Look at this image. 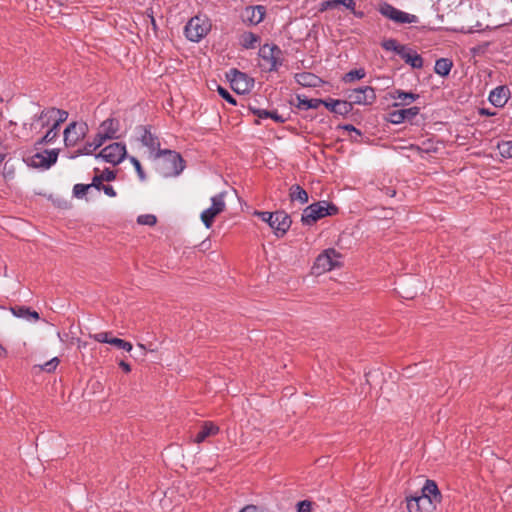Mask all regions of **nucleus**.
<instances>
[{
  "instance_id": "35",
  "label": "nucleus",
  "mask_w": 512,
  "mask_h": 512,
  "mask_svg": "<svg viewBox=\"0 0 512 512\" xmlns=\"http://www.w3.org/2000/svg\"><path fill=\"white\" fill-rule=\"evenodd\" d=\"M497 148L501 157L506 159L512 158V141H502L498 143Z\"/></svg>"
},
{
  "instance_id": "45",
  "label": "nucleus",
  "mask_w": 512,
  "mask_h": 512,
  "mask_svg": "<svg viewBox=\"0 0 512 512\" xmlns=\"http://www.w3.org/2000/svg\"><path fill=\"white\" fill-rule=\"evenodd\" d=\"M312 502L309 500H303L297 504V512H311Z\"/></svg>"
},
{
  "instance_id": "1",
  "label": "nucleus",
  "mask_w": 512,
  "mask_h": 512,
  "mask_svg": "<svg viewBox=\"0 0 512 512\" xmlns=\"http://www.w3.org/2000/svg\"><path fill=\"white\" fill-rule=\"evenodd\" d=\"M441 498L436 482L426 480L420 495L406 497V507L408 512H434Z\"/></svg>"
},
{
  "instance_id": "5",
  "label": "nucleus",
  "mask_w": 512,
  "mask_h": 512,
  "mask_svg": "<svg viewBox=\"0 0 512 512\" xmlns=\"http://www.w3.org/2000/svg\"><path fill=\"white\" fill-rule=\"evenodd\" d=\"M259 55L263 60L262 66L270 72L278 71L283 64V53L277 45H263L260 48Z\"/></svg>"
},
{
  "instance_id": "48",
  "label": "nucleus",
  "mask_w": 512,
  "mask_h": 512,
  "mask_svg": "<svg viewBox=\"0 0 512 512\" xmlns=\"http://www.w3.org/2000/svg\"><path fill=\"white\" fill-rule=\"evenodd\" d=\"M91 188H95L97 190H101L103 185V179L101 175H95L92 179V183L88 184Z\"/></svg>"
},
{
  "instance_id": "2",
  "label": "nucleus",
  "mask_w": 512,
  "mask_h": 512,
  "mask_svg": "<svg viewBox=\"0 0 512 512\" xmlns=\"http://www.w3.org/2000/svg\"><path fill=\"white\" fill-rule=\"evenodd\" d=\"M157 171L165 178L178 176L185 168L184 160L176 151L159 150Z\"/></svg>"
},
{
  "instance_id": "38",
  "label": "nucleus",
  "mask_w": 512,
  "mask_h": 512,
  "mask_svg": "<svg viewBox=\"0 0 512 512\" xmlns=\"http://www.w3.org/2000/svg\"><path fill=\"white\" fill-rule=\"evenodd\" d=\"M137 222L141 225L153 226L156 224L157 218L153 214H144L138 217Z\"/></svg>"
},
{
  "instance_id": "62",
  "label": "nucleus",
  "mask_w": 512,
  "mask_h": 512,
  "mask_svg": "<svg viewBox=\"0 0 512 512\" xmlns=\"http://www.w3.org/2000/svg\"><path fill=\"white\" fill-rule=\"evenodd\" d=\"M5 154L0 152V164L3 162Z\"/></svg>"
},
{
  "instance_id": "23",
  "label": "nucleus",
  "mask_w": 512,
  "mask_h": 512,
  "mask_svg": "<svg viewBox=\"0 0 512 512\" xmlns=\"http://www.w3.org/2000/svg\"><path fill=\"white\" fill-rule=\"evenodd\" d=\"M68 112L55 107L45 108L42 110V117L47 118L50 123L60 128V125L64 123L68 118Z\"/></svg>"
},
{
  "instance_id": "33",
  "label": "nucleus",
  "mask_w": 512,
  "mask_h": 512,
  "mask_svg": "<svg viewBox=\"0 0 512 512\" xmlns=\"http://www.w3.org/2000/svg\"><path fill=\"white\" fill-rule=\"evenodd\" d=\"M259 41L260 37L253 32H245L241 35V45L246 49L255 48Z\"/></svg>"
},
{
  "instance_id": "37",
  "label": "nucleus",
  "mask_w": 512,
  "mask_h": 512,
  "mask_svg": "<svg viewBox=\"0 0 512 512\" xmlns=\"http://www.w3.org/2000/svg\"><path fill=\"white\" fill-rule=\"evenodd\" d=\"M89 190L90 186L88 184H75L73 187V195L76 198H83Z\"/></svg>"
},
{
  "instance_id": "55",
  "label": "nucleus",
  "mask_w": 512,
  "mask_h": 512,
  "mask_svg": "<svg viewBox=\"0 0 512 512\" xmlns=\"http://www.w3.org/2000/svg\"><path fill=\"white\" fill-rule=\"evenodd\" d=\"M480 115H486V116H494L495 112L489 111V109L481 108L479 111Z\"/></svg>"
},
{
  "instance_id": "6",
  "label": "nucleus",
  "mask_w": 512,
  "mask_h": 512,
  "mask_svg": "<svg viewBox=\"0 0 512 512\" xmlns=\"http://www.w3.org/2000/svg\"><path fill=\"white\" fill-rule=\"evenodd\" d=\"M211 29V24L207 19L199 16L192 17L185 26L184 32L188 40L199 42Z\"/></svg>"
},
{
  "instance_id": "51",
  "label": "nucleus",
  "mask_w": 512,
  "mask_h": 512,
  "mask_svg": "<svg viewBox=\"0 0 512 512\" xmlns=\"http://www.w3.org/2000/svg\"><path fill=\"white\" fill-rule=\"evenodd\" d=\"M269 118L273 119L277 123H284L286 118L278 114L276 111H270Z\"/></svg>"
},
{
  "instance_id": "21",
  "label": "nucleus",
  "mask_w": 512,
  "mask_h": 512,
  "mask_svg": "<svg viewBox=\"0 0 512 512\" xmlns=\"http://www.w3.org/2000/svg\"><path fill=\"white\" fill-rule=\"evenodd\" d=\"M398 55L412 68L420 69L423 67L422 57L416 51L408 48L407 46L400 48Z\"/></svg>"
},
{
  "instance_id": "39",
  "label": "nucleus",
  "mask_w": 512,
  "mask_h": 512,
  "mask_svg": "<svg viewBox=\"0 0 512 512\" xmlns=\"http://www.w3.org/2000/svg\"><path fill=\"white\" fill-rule=\"evenodd\" d=\"M59 363H60V360L58 359V357H54V358L50 359L49 361H47L46 363H44L43 365H41L40 368L43 371L51 373L57 368Z\"/></svg>"
},
{
  "instance_id": "4",
  "label": "nucleus",
  "mask_w": 512,
  "mask_h": 512,
  "mask_svg": "<svg viewBox=\"0 0 512 512\" xmlns=\"http://www.w3.org/2000/svg\"><path fill=\"white\" fill-rule=\"evenodd\" d=\"M341 254L334 248L324 250L314 262L315 273L322 274L342 265Z\"/></svg>"
},
{
  "instance_id": "29",
  "label": "nucleus",
  "mask_w": 512,
  "mask_h": 512,
  "mask_svg": "<svg viewBox=\"0 0 512 512\" xmlns=\"http://www.w3.org/2000/svg\"><path fill=\"white\" fill-rule=\"evenodd\" d=\"M59 134V127L54 124H51L50 128L46 131V133L35 142V146L40 148L45 144H50L55 141Z\"/></svg>"
},
{
  "instance_id": "17",
  "label": "nucleus",
  "mask_w": 512,
  "mask_h": 512,
  "mask_svg": "<svg viewBox=\"0 0 512 512\" xmlns=\"http://www.w3.org/2000/svg\"><path fill=\"white\" fill-rule=\"evenodd\" d=\"M118 131L119 121L114 118H109L101 123L97 135L105 142L107 139L117 138Z\"/></svg>"
},
{
  "instance_id": "13",
  "label": "nucleus",
  "mask_w": 512,
  "mask_h": 512,
  "mask_svg": "<svg viewBox=\"0 0 512 512\" xmlns=\"http://www.w3.org/2000/svg\"><path fill=\"white\" fill-rule=\"evenodd\" d=\"M48 126H50V121L47 118L42 117L41 111L39 114L32 117L31 122H25L23 124L22 138L30 140Z\"/></svg>"
},
{
  "instance_id": "34",
  "label": "nucleus",
  "mask_w": 512,
  "mask_h": 512,
  "mask_svg": "<svg viewBox=\"0 0 512 512\" xmlns=\"http://www.w3.org/2000/svg\"><path fill=\"white\" fill-rule=\"evenodd\" d=\"M366 75V72L363 68L350 70L343 76V81L346 83L353 82L355 80L363 79Z\"/></svg>"
},
{
  "instance_id": "58",
  "label": "nucleus",
  "mask_w": 512,
  "mask_h": 512,
  "mask_svg": "<svg viewBox=\"0 0 512 512\" xmlns=\"http://www.w3.org/2000/svg\"><path fill=\"white\" fill-rule=\"evenodd\" d=\"M355 17L357 18H363L364 17V12L362 11H356V8H354V10L351 11Z\"/></svg>"
},
{
  "instance_id": "19",
  "label": "nucleus",
  "mask_w": 512,
  "mask_h": 512,
  "mask_svg": "<svg viewBox=\"0 0 512 512\" xmlns=\"http://www.w3.org/2000/svg\"><path fill=\"white\" fill-rule=\"evenodd\" d=\"M510 97V90L507 86H498L494 88L488 97L489 102L498 108H502Z\"/></svg>"
},
{
  "instance_id": "31",
  "label": "nucleus",
  "mask_w": 512,
  "mask_h": 512,
  "mask_svg": "<svg viewBox=\"0 0 512 512\" xmlns=\"http://www.w3.org/2000/svg\"><path fill=\"white\" fill-rule=\"evenodd\" d=\"M103 144L104 142L101 139V137H99L96 134L93 141L86 142L82 148L77 150L76 155H91L96 149H98Z\"/></svg>"
},
{
  "instance_id": "26",
  "label": "nucleus",
  "mask_w": 512,
  "mask_h": 512,
  "mask_svg": "<svg viewBox=\"0 0 512 512\" xmlns=\"http://www.w3.org/2000/svg\"><path fill=\"white\" fill-rule=\"evenodd\" d=\"M11 313L18 318H22L29 322H36L40 319L39 313L26 306L10 307Z\"/></svg>"
},
{
  "instance_id": "60",
  "label": "nucleus",
  "mask_w": 512,
  "mask_h": 512,
  "mask_svg": "<svg viewBox=\"0 0 512 512\" xmlns=\"http://www.w3.org/2000/svg\"><path fill=\"white\" fill-rule=\"evenodd\" d=\"M7 355V350L5 347H3L1 344H0V357H6Z\"/></svg>"
},
{
  "instance_id": "28",
  "label": "nucleus",
  "mask_w": 512,
  "mask_h": 512,
  "mask_svg": "<svg viewBox=\"0 0 512 512\" xmlns=\"http://www.w3.org/2000/svg\"><path fill=\"white\" fill-rule=\"evenodd\" d=\"M289 197L292 202L298 201L301 204L308 202V193L298 184H294L289 189Z\"/></svg>"
},
{
  "instance_id": "30",
  "label": "nucleus",
  "mask_w": 512,
  "mask_h": 512,
  "mask_svg": "<svg viewBox=\"0 0 512 512\" xmlns=\"http://www.w3.org/2000/svg\"><path fill=\"white\" fill-rule=\"evenodd\" d=\"M298 104L297 107L299 109L308 110V109H317L321 105H324V100L322 99H307L306 97H302L301 95H297Z\"/></svg>"
},
{
  "instance_id": "24",
  "label": "nucleus",
  "mask_w": 512,
  "mask_h": 512,
  "mask_svg": "<svg viewBox=\"0 0 512 512\" xmlns=\"http://www.w3.org/2000/svg\"><path fill=\"white\" fill-rule=\"evenodd\" d=\"M142 133L140 140L142 144L150 149L151 152L155 153V156L159 155L160 142L158 137L151 133L148 127H140Z\"/></svg>"
},
{
  "instance_id": "36",
  "label": "nucleus",
  "mask_w": 512,
  "mask_h": 512,
  "mask_svg": "<svg viewBox=\"0 0 512 512\" xmlns=\"http://www.w3.org/2000/svg\"><path fill=\"white\" fill-rule=\"evenodd\" d=\"M381 46L383 49L387 51H394L396 54H398V51H400V48L404 47L405 45H400L395 39H386L381 43Z\"/></svg>"
},
{
  "instance_id": "47",
  "label": "nucleus",
  "mask_w": 512,
  "mask_h": 512,
  "mask_svg": "<svg viewBox=\"0 0 512 512\" xmlns=\"http://www.w3.org/2000/svg\"><path fill=\"white\" fill-rule=\"evenodd\" d=\"M14 174H15L14 168L12 166H9L8 162H5L4 168H3L4 178L7 180H11L14 178Z\"/></svg>"
},
{
  "instance_id": "61",
  "label": "nucleus",
  "mask_w": 512,
  "mask_h": 512,
  "mask_svg": "<svg viewBox=\"0 0 512 512\" xmlns=\"http://www.w3.org/2000/svg\"><path fill=\"white\" fill-rule=\"evenodd\" d=\"M151 24L153 26V29L156 30L157 26H156V21L153 17H151Z\"/></svg>"
},
{
  "instance_id": "15",
  "label": "nucleus",
  "mask_w": 512,
  "mask_h": 512,
  "mask_svg": "<svg viewBox=\"0 0 512 512\" xmlns=\"http://www.w3.org/2000/svg\"><path fill=\"white\" fill-rule=\"evenodd\" d=\"M292 220L285 211H276L273 214L272 229L277 237H283L291 227Z\"/></svg>"
},
{
  "instance_id": "25",
  "label": "nucleus",
  "mask_w": 512,
  "mask_h": 512,
  "mask_svg": "<svg viewBox=\"0 0 512 512\" xmlns=\"http://www.w3.org/2000/svg\"><path fill=\"white\" fill-rule=\"evenodd\" d=\"M219 430V427L215 423L211 421H205L202 423L199 432L195 435L193 442L200 444L204 442L208 437L217 435Z\"/></svg>"
},
{
  "instance_id": "50",
  "label": "nucleus",
  "mask_w": 512,
  "mask_h": 512,
  "mask_svg": "<svg viewBox=\"0 0 512 512\" xmlns=\"http://www.w3.org/2000/svg\"><path fill=\"white\" fill-rule=\"evenodd\" d=\"M100 175L103 181H113L116 178V173L110 169H105Z\"/></svg>"
},
{
  "instance_id": "8",
  "label": "nucleus",
  "mask_w": 512,
  "mask_h": 512,
  "mask_svg": "<svg viewBox=\"0 0 512 512\" xmlns=\"http://www.w3.org/2000/svg\"><path fill=\"white\" fill-rule=\"evenodd\" d=\"M347 99L351 106L356 105H372L376 101V93L373 87L364 86L347 91Z\"/></svg>"
},
{
  "instance_id": "49",
  "label": "nucleus",
  "mask_w": 512,
  "mask_h": 512,
  "mask_svg": "<svg viewBox=\"0 0 512 512\" xmlns=\"http://www.w3.org/2000/svg\"><path fill=\"white\" fill-rule=\"evenodd\" d=\"M337 5L344 6L348 10L352 11L354 8H356V1L355 0H337Z\"/></svg>"
},
{
  "instance_id": "27",
  "label": "nucleus",
  "mask_w": 512,
  "mask_h": 512,
  "mask_svg": "<svg viewBox=\"0 0 512 512\" xmlns=\"http://www.w3.org/2000/svg\"><path fill=\"white\" fill-rule=\"evenodd\" d=\"M296 82L303 87H318L322 80L311 72H302L295 75Z\"/></svg>"
},
{
  "instance_id": "9",
  "label": "nucleus",
  "mask_w": 512,
  "mask_h": 512,
  "mask_svg": "<svg viewBox=\"0 0 512 512\" xmlns=\"http://www.w3.org/2000/svg\"><path fill=\"white\" fill-rule=\"evenodd\" d=\"M379 12L386 18L400 24H411L418 22V17L413 14L401 11L389 3L380 6Z\"/></svg>"
},
{
  "instance_id": "10",
  "label": "nucleus",
  "mask_w": 512,
  "mask_h": 512,
  "mask_svg": "<svg viewBox=\"0 0 512 512\" xmlns=\"http://www.w3.org/2000/svg\"><path fill=\"white\" fill-rule=\"evenodd\" d=\"M126 146L122 143H112L103 148L96 158H102L104 161L117 165L126 157Z\"/></svg>"
},
{
  "instance_id": "12",
  "label": "nucleus",
  "mask_w": 512,
  "mask_h": 512,
  "mask_svg": "<svg viewBox=\"0 0 512 512\" xmlns=\"http://www.w3.org/2000/svg\"><path fill=\"white\" fill-rule=\"evenodd\" d=\"M227 76L232 89L238 94L247 93L254 87V79L237 69H232Z\"/></svg>"
},
{
  "instance_id": "18",
  "label": "nucleus",
  "mask_w": 512,
  "mask_h": 512,
  "mask_svg": "<svg viewBox=\"0 0 512 512\" xmlns=\"http://www.w3.org/2000/svg\"><path fill=\"white\" fill-rule=\"evenodd\" d=\"M58 152L56 150L45 151L44 153H36L32 157V165L39 168H49L56 163Z\"/></svg>"
},
{
  "instance_id": "16",
  "label": "nucleus",
  "mask_w": 512,
  "mask_h": 512,
  "mask_svg": "<svg viewBox=\"0 0 512 512\" xmlns=\"http://www.w3.org/2000/svg\"><path fill=\"white\" fill-rule=\"evenodd\" d=\"M266 15V8L262 5L247 7L243 14V22L248 25H257L261 23Z\"/></svg>"
},
{
  "instance_id": "57",
  "label": "nucleus",
  "mask_w": 512,
  "mask_h": 512,
  "mask_svg": "<svg viewBox=\"0 0 512 512\" xmlns=\"http://www.w3.org/2000/svg\"><path fill=\"white\" fill-rule=\"evenodd\" d=\"M385 194L390 196V197H393V196H395L396 191L394 189L390 188V187H387L385 189Z\"/></svg>"
},
{
  "instance_id": "22",
  "label": "nucleus",
  "mask_w": 512,
  "mask_h": 512,
  "mask_svg": "<svg viewBox=\"0 0 512 512\" xmlns=\"http://www.w3.org/2000/svg\"><path fill=\"white\" fill-rule=\"evenodd\" d=\"M324 106L331 112L339 115H347L349 114L353 107L349 100H335V99H326L324 100Z\"/></svg>"
},
{
  "instance_id": "53",
  "label": "nucleus",
  "mask_w": 512,
  "mask_h": 512,
  "mask_svg": "<svg viewBox=\"0 0 512 512\" xmlns=\"http://www.w3.org/2000/svg\"><path fill=\"white\" fill-rule=\"evenodd\" d=\"M110 345H113L120 349L122 347V345H125V340L116 338V337H112V339H110Z\"/></svg>"
},
{
  "instance_id": "14",
  "label": "nucleus",
  "mask_w": 512,
  "mask_h": 512,
  "mask_svg": "<svg viewBox=\"0 0 512 512\" xmlns=\"http://www.w3.org/2000/svg\"><path fill=\"white\" fill-rule=\"evenodd\" d=\"M420 113V108L413 106L406 109L393 110L388 113L387 120L392 124L412 121Z\"/></svg>"
},
{
  "instance_id": "63",
  "label": "nucleus",
  "mask_w": 512,
  "mask_h": 512,
  "mask_svg": "<svg viewBox=\"0 0 512 512\" xmlns=\"http://www.w3.org/2000/svg\"><path fill=\"white\" fill-rule=\"evenodd\" d=\"M3 101V99L0 97V103Z\"/></svg>"
},
{
  "instance_id": "56",
  "label": "nucleus",
  "mask_w": 512,
  "mask_h": 512,
  "mask_svg": "<svg viewBox=\"0 0 512 512\" xmlns=\"http://www.w3.org/2000/svg\"><path fill=\"white\" fill-rule=\"evenodd\" d=\"M132 348H133L132 344L128 341H125V345H122V347L120 349L130 352L132 350Z\"/></svg>"
},
{
  "instance_id": "43",
  "label": "nucleus",
  "mask_w": 512,
  "mask_h": 512,
  "mask_svg": "<svg viewBox=\"0 0 512 512\" xmlns=\"http://www.w3.org/2000/svg\"><path fill=\"white\" fill-rule=\"evenodd\" d=\"M218 93L219 95L225 99L228 103L232 104V105H236V100L235 98L232 97V95L223 87L219 86L218 87Z\"/></svg>"
},
{
  "instance_id": "42",
  "label": "nucleus",
  "mask_w": 512,
  "mask_h": 512,
  "mask_svg": "<svg viewBox=\"0 0 512 512\" xmlns=\"http://www.w3.org/2000/svg\"><path fill=\"white\" fill-rule=\"evenodd\" d=\"M130 162L133 164L140 180L144 181L146 179V175L139 160L132 156L130 157Z\"/></svg>"
},
{
  "instance_id": "59",
  "label": "nucleus",
  "mask_w": 512,
  "mask_h": 512,
  "mask_svg": "<svg viewBox=\"0 0 512 512\" xmlns=\"http://www.w3.org/2000/svg\"><path fill=\"white\" fill-rule=\"evenodd\" d=\"M345 129L350 130V131H354V132H356L358 135H360V134H361V133H360V131H359V130H357V129H356L354 126H352V125H346V126H345Z\"/></svg>"
},
{
  "instance_id": "41",
  "label": "nucleus",
  "mask_w": 512,
  "mask_h": 512,
  "mask_svg": "<svg viewBox=\"0 0 512 512\" xmlns=\"http://www.w3.org/2000/svg\"><path fill=\"white\" fill-rule=\"evenodd\" d=\"M273 214L274 212L267 211H256L255 215L259 217L263 222L268 223V225L272 228L273 226Z\"/></svg>"
},
{
  "instance_id": "44",
  "label": "nucleus",
  "mask_w": 512,
  "mask_h": 512,
  "mask_svg": "<svg viewBox=\"0 0 512 512\" xmlns=\"http://www.w3.org/2000/svg\"><path fill=\"white\" fill-rule=\"evenodd\" d=\"M337 0H327L320 3L319 12H324L328 9L337 8Z\"/></svg>"
},
{
  "instance_id": "54",
  "label": "nucleus",
  "mask_w": 512,
  "mask_h": 512,
  "mask_svg": "<svg viewBox=\"0 0 512 512\" xmlns=\"http://www.w3.org/2000/svg\"><path fill=\"white\" fill-rule=\"evenodd\" d=\"M119 367L122 368V370L126 373H129L131 371L130 364H128L127 362H125L123 360L119 362Z\"/></svg>"
},
{
  "instance_id": "11",
  "label": "nucleus",
  "mask_w": 512,
  "mask_h": 512,
  "mask_svg": "<svg viewBox=\"0 0 512 512\" xmlns=\"http://www.w3.org/2000/svg\"><path fill=\"white\" fill-rule=\"evenodd\" d=\"M88 132L86 123L71 122L64 130V143L67 147L75 146L83 140Z\"/></svg>"
},
{
  "instance_id": "3",
  "label": "nucleus",
  "mask_w": 512,
  "mask_h": 512,
  "mask_svg": "<svg viewBox=\"0 0 512 512\" xmlns=\"http://www.w3.org/2000/svg\"><path fill=\"white\" fill-rule=\"evenodd\" d=\"M338 212L337 206L327 201H319L307 206L302 213L301 222L304 225H312L317 220L325 217L332 216Z\"/></svg>"
},
{
  "instance_id": "32",
  "label": "nucleus",
  "mask_w": 512,
  "mask_h": 512,
  "mask_svg": "<svg viewBox=\"0 0 512 512\" xmlns=\"http://www.w3.org/2000/svg\"><path fill=\"white\" fill-rule=\"evenodd\" d=\"M452 66L453 63L450 59L440 58L436 60L434 70L435 73L440 76H447L450 73Z\"/></svg>"
},
{
  "instance_id": "7",
  "label": "nucleus",
  "mask_w": 512,
  "mask_h": 512,
  "mask_svg": "<svg viewBox=\"0 0 512 512\" xmlns=\"http://www.w3.org/2000/svg\"><path fill=\"white\" fill-rule=\"evenodd\" d=\"M225 196L226 192L214 195L211 198V206L202 211L200 218L207 229L212 227L215 217L226 209Z\"/></svg>"
},
{
  "instance_id": "46",
  "label": "nucleus",
  "mask_w": 512,
  "mask_h": 512,
  "mask_svg": "<svg viewBox=\"0 0 512 512\" xmlns=\"http://www.w3.org/2000/svg\"><path fill=\"white\" fill-rule=\"evenodd\" d=\"M250 111L259 118H269L270 111L249 106Z\"/></svg>"
},
{
  "instance_id": "20",
  "label": "nucleus",
  "mask_w": 512,
  "mask_h": 512,
  "mask_svg": "<svg viewBox=\"0 0 512 512\" xmlns=\"http://www.w3.org/2000/svg\"><path fill=\"white\" fill-rule=\"evenodd\" d=\"M389 97L394 100H399V102L393 104V107H399L410 105L411 103L419 99L420 96L419 94L413 92H407L401 89H396L394 91L389 92Z\"/></svg>"
},
{
  "instance_id": "40",
  "label": "nucleus",
  "mask_w": 512,
  "mask_h": 512,
  "mask_svg": "<svg viewBox=\"0 0 512 512\" xmlns=\"http://www.w3.org/2000/svg\"><path fill=\"white\" fill-rule=\"evenodd\" d=\"M90 337L97 342L107 344H110V339H112L111 332H100L96 334H90Z\"/></svg>"
},
{
  "instance_id": "52",
  "label": "nucleus",
  "mask_w": 512,
  "mask_h": 512,
  "mask_svg": "<svg viewBox=\"0 0 512 512\" xmlns=\"http://www.w3.org/2000/svg\"><path fill=\"white\" fill-rule=\"evenodd\" d=\"M102 190L109 197H115L116 196V191L114 190V188L111 185H104V186H102Z\"/></svg>"
}]
</instances>
